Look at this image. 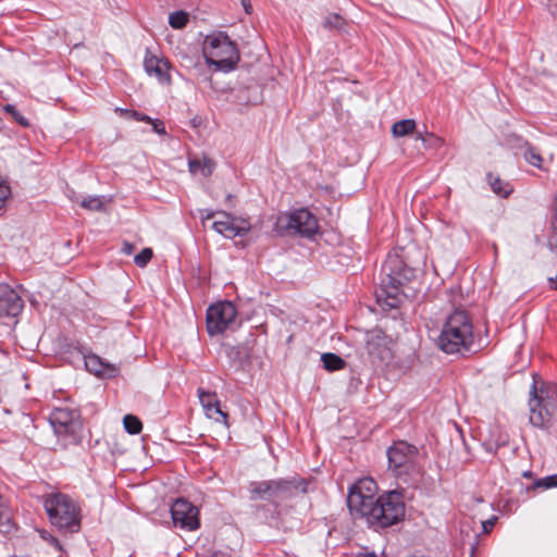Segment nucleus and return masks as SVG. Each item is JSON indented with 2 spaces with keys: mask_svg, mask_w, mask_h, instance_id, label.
I'll return each instance as SVG.
<instances>
[{
  "mask_svg": "<svg viewBox=\"0 0 557 557\" xmlns=\"http://www.w3.org/2000/svg\"><path fill=\"white\" fill-rule=\"evenodd\" d=\"M49 422L65 446L78 442L83 429L78 410L69 407L54 408L49 416Z\"/></svg>",
  "mask_w": 557,
  "mask_h": 557,
  "instance_id": "nucleus-10",
  "label": "nucleus"
},
{
  "mask_svg": "<svg viewBox=\"0 0 557 557\" xmlns=\"http://www.w3.org/2000/svg\"><path fill=\"white\" fill-rule=\"evenodd\" d=\"M189 22V14L185 11H175L169 16V24L172 28L182 29Z\"/></svg>",
  "mask_w": 557,
  "mask_h": 557,
  "instance_id": "nucleus-25",
  "label": "nucleus"
},
{
  "mask_svg": "<svg viewBox=\"0 0 557 557\" xmlns=\"http://www.w3.org/2000/svg\"><path fill=\"white\" fill-rule=\"evenodd\" d=\"M237 310L231 301H219L207 309V331L210 335L221 334L235 324Z\"/></svg>",
  "mask_w": 557,
  "mask_h": 557,
  "instance_id": "nucleus-12",
  "label": "nucleus"
},
{
  "mask_svg": "<svg viewBox=\"0 0 557 557\" xmlns=\"http://www.w3.org/2000/svg\"><path fill=\"white\" fill-rule=\"evenodd\" d=\"M344 24L345 20L339 14L336 13L329 14L323 22L324 28L329 30H341Z\"/></svg>",
  "mask_w": 557,
  "mask_h": 557,
  "instance_id": "nucleus-28",
  "label": "nucleus"
},
{
  "mask_svg": "<svg viewBox=\"0 0 557 557\" xmlns=\"http://www.w3.org/2000/svg\"><path fill=\"white\" fill-rule=\"evenodd\" d=\"M530 423L533 426L545 429L552 423L553 417L557 411V396L554 389L547 386L536 387L533 382L530 398Z\"/></svg>",
  "mask_w": 557,
  "mask_h": 557,
  "instance_id": "nucleus-7",
  "label": "nucleus"
},
{
  "mask_svg": "<svg viewBox=\"0 0 557 557\" xmlns=\"http://www.w3.org/2000/svg\"><path fill=\"white\" fill-rule=\"evenodd\" d=\"M536 487L550 488L557 487V474L548 475L535 482Z\"/></svg>",
  "mask_w": 557,
  "mask_h": 557,
  "instance_id": "nucleus-32",
  "label": "nucleus"
},
{
  "mask_svg": "<svg viewBox=\"0 0 557 557\" xmlns=\"http://www.w3.org/2000/svg\"><path fill=\"white\" fill-rule=\"evenodd\" d=\"M10 194H11L10 187L5 184L0 183V209L4 206Z\"/></svg>",
  "mask_w": 557,
  "mask_h": 557,
  "instance_id": "nucleus-35",
  "label": "nucleus"
},
{
  "mask_svg": "<svg viewBox=\"0 0 557 557\" xmlns=\"http://www.w3.org/2000/svg\"><path fill=\"white\" fill-rule=\"evenodd\" d=\"M24 301L8 284H0V318L16 317L21 313Z\"/></svg>",
  "mask_w": 557,
  "mask_h": 557,
  "instance_id": "nucleus-16",
  "label": "nucleus"
},
{
  "mask_svg": "<svg viewBox=\"0 0 557 557\" xmlns=\"http://www.w3.org/2000/svg\"><path fill=\"white\" fill-rule=\"evenodd\" d=\"M474 344L473 324L465 310H455L443 324L437 346L446 354L471 351Z\"/></svg>",
  "mask_w": 557,
  "mask_h": 557,
  "instance_id": "nucleus-1",
  "label": "nucleus"
},
{
  "mask_svg": "<svg viewBox=\"0 0 557 557\" xmlns=\"http://www.w3.org/2000/svg\"><path fill=\"white\" fill-rule=\"evenodd\" d=\"M44 507L52 525L60 531L77 533L81 530V508L66 494L53 493L46 497Z\"/></svg>",
  "mask_w": 557,
  "mask_h": 557,
  "instance_id": "nucleus-3",
  "label": "nucleus"
},
{
  "mask_svg": "<svg viewBox=\"0 0 557 557\" xmlns=\"http://www.w3.org/2000/svg\"><path fill=\"white\" fill-rule=\"evenodd\" d=\"M209 557H230V556L223 552H213L212 554H210Z\"/></svg>",
  "mask_w": 557,
  "mask_h": 557,
  "instance_id": "nucleus-44",
  "label": "nucleus"
},
{
  "mask_svg": "<svg viewBox=\"0 0 557 557\" xmlns=\"http://www.w3.org/2000/svg\"><path fill=\"white\" fill-rule=\"evenodd\" d=\"M423 146L426 149L437 150L444 146V140L441 137L436 136L435 134L425 131Z\"/></svg>",
  "mask_w": 557,
  "mask_h": 557,
  "instance_id": "nucleus-29",
  "label": "nucleus"
},
{
  "mask_svg": "<svg viewBox=\"0 0 557 557\" xmlns=\"http://www.w3.org/2000/svg\"><path fill=\"white\" fill-rule=\"evenodd\" d=\"M39 533H40V537L44 541H46L48 544L52 545L57 550L62 552V549H63L62 545L55 536H53L51 533H49L46 530H42Z\"/></svg>",
  "mask_w": 557,
  "mask_h": 557,
  "instance_id": "nucleus-33",
  "label": "nucleus"
},
{
  "mask_svg": "<svg viewBox=\"0 0 557 557\" xmlns=\"http://www.w3.org/2000/svg\"><path fill=\"white\" fill-rule=\"evenodd\" d=\"M495 520H496L495 518H492V519L483 521L482 522L483 532L488 533L490 531H492V529L494 528V524H495Z\"/></svg>",
  "mask_w": 557,
  "mask_h": 557,
  "instance_id": "nucleus-40",
  "label": "nucleus"
},
{
  "mask_svg": "<svg viewBox=\"0 0 557 557\" xmlns=\"http://www.w3.org/2000/svg\"><path fill=\"white\" fill-rule=\"evenodd\" d=\"M202 51L208 64L224 72L234 70L239 61L236 44L224 32L206 36Z\"/></svg>",
  "mask_w": 557,
  "mask_h": 557,
  "instance_id": "nucleus-4",
  "label": "nucleus"
},
{
  "mask_svg": "<svg viewBox=\"0 0 557 557\" xmlns=\"http://www.w3.org/2000/svg\"><path fill=\"white\" fill-rule=\"evenodd\" d=\"M274 231L281 235H299L312 238L319 231V222L308 209L301 208L277 216Z\"/></svg>",
  "mask_w": 557,
  "mask_h": 557,
  "instance_id": "nucleus-9",
  "label": "nucleus"
},
{
  "mask_svg": "<svg viewBox=\"0 0 557 557\" xmlns=\"http://www.w3.org/2000/svg\"><path fill=\"white\" fill-rule=\"evenodd\" d=\"M366 349L373 364L385 362L392 356L389 341L381 329H373L367 332Z\"/></svg>",
  "mask_w": 557,
  "mask_h": 557,
  "instance_id": "nucleus-14",
  "label": "nucleus"
},
{
  "mask_svg": "<svg viewBox=\"0 0 557 557\" xmlns=\"http://www.w3.org/2000/svg\"><path fill=\"white\" fill-rule=\"evenodd\" d=\"M12 117L18 125H21L23 127L29 126L28 120L21 112H18V111L14 112Z\"/></svg>",
  "mask_w": 557,
  "mask_h": 557,
  "instance_id": "nucleus-37",
  "label": "nucleus"
},
{
  "mask_svg": "<svg viewBox=\"0 0 557 557\" xmlns=\"http://www.w3.org/2000/svg\"><path fill=\"white\" fill-rule=\"evenodd\" d=\"M214 166V162L206 156L188 160V170L194 175L200 174L202 177H209L213 173Z\"/></svg>",
  "mask_w": 557,
  "mask_h": 557,
  "instance_id": "nucleus-20",
  "label": "nucleus"
},
{
  "mask_svg": "<svg viewBox=\"0 0 557 557\" xmlns=\"http://www.w3.org/2000/svg\"><path fill=\"white\" fill-rule=\"evenodd\" d=\"M355 557H376V555L374 553L366 552V553H358Z\"/></svg>",
  "mask_w": 557,
  "mask_h": 557,
  "instance_id": "nucleus-43",
  "label": "nucleus"
},
{
  "mask_svg": "<svg viewBox=\"0 0 557 557\" xmlns=\"http://www.w3.org/2000/svg\"><path fill=\"white\" fill-rule=\"evenodd\" d=\"M120 112L124 113V112H128V111H127V110L120 109Z\"/></svg>",
  "mask_w": 557,
  "mask_h": 557,
  "instance_id": "nucleus-47",
  "label": "nucleus"
},
{
  "mask_svg": "<svg viewBox=\"0 0 557 557\" xmlns=\"http://www.w3.org/2000/svg\"><path fill=\"white\" fill-rule=\"evenodd\" d=\"M408 272L403 261L397 257H388L382 265V280L380 290L377 292V300L384 299L389 308H396L399 305V288L409 278Z\"/></svg>",
  "mask_w": 557,
  "mask_h": 557,
  "instance_id": "nucleus-5",
  "label": "nucleus"
},
{
  "mask_svg": "<svg viewBox=\"0 0 557 557\" xmlns=\"http://www.w3.org/2000/svg\"><path fill=\"white\" fill-rule=\"evenodd\" d=\"M416 131V122L412 119H405L397 121L392 126V134L394 137H405Z\"/></svg>",
  "mask_w": 557,
  "mask_h": 557,
  "instance_id": "nucleus-23",
  "label": "nucleus"
},
{
  "mask_svg": "<svg viewBox=\"0 0 557 557\" xmlns=\"http://www.w3.org/2000/svg\"><path fill=\"white\" fill-rule=\"evenodd\" d=\"M215 214L216 213L210 209H200L199 210V216H200L202 223H205L208 220L213 219L215 216Z\"/></svg>",
  "mask_w": 557,
  "mask_h": 557,
  "instance_id": "nucleus-38",
  "label": "nucleus"
},
{
  "mask_svg": "<svg viewBox=\"0 0 557 557\" xmlns=\"http://www.w3.org/2000/svg\"><path fill=\"white\" fill-rule=\"evenodd\" d=\"M220 219L212 223V228L226 238L244 236L250 230V224L246 220H238L226 212H218Z\"/></svg>",
  "mask_w": 557,
  "mask_h": 557,
  "instance_id": "nucleus-15",
  "label": "nucleus"
},
{
  "mask_svg": "<svg viewBox=\"0 0 557 557\" xmlns=\"http://www.w3.org/2000/svg\"><path fill=\"white\" fill-rule=\"evenodd\" d=\"M525 160L533 166L541 168L542 157L534 148H528L524 152Z\"/></svg>",
  "mask_w": 557,
  "mask_h": 557,
  "instance_id": "nucleus-31",
  "label": "nucleus"
},
{
  "mask_svg": "<svg viewBox=\"0 0 557 557\" xmlns=\"http://www.w3.org/2000/svg\"><path fill=\"white\" fill-rule=\"evenodd\" d=\"M388 469L395 476L409 481L421 474L418 463L419 450L414 445L405 441L395 442L387 449Z\"/></svg>",
  "mask_w": 557,
  "mask_h": 557,
  "instance_id": "nucleus-6",
  "label": "nucleus"
},
{
  "mask_svg": "<svg viewBox=\"0 0 557 557\" xmlns=\"http://www.w3.org/2000/svg\"><path fill=\"white\" fill-rule=\"evenodd\" d=\"M135 250V246L134 244L132 243H128V242H124L123 245H122V252L124 255H132Z\"/></svg>",
  "mask_w": 557,
  "mask_h": 557,
  "instance_id": "nucleus-41",
  "label": "nucleus"
},
{
  "mask_svg": "<svg viewBox=\"0 0 557 557\" xmlns=\"http://www.w3.org/2000/svg\"><path fill=\"white\" fill-rule=\"evenodd\" d=\"M14 530L12 512L5 499L0 495V532L9 534Z\"/></svg>",
  "mask_w": 557,
  "mask_h": 557,
  "instance_id": "nucleus-22",
  "label": "nucleus"
},
{
  "mask_svg": "<svg viewBox=\"0 0 557 557\" xmlns=\"http://www.w3.org/2000/svg\"><path fill=\"white\" fill-rule=\"evenodd\" d=\"M424 136H425V132H416V140H420L423 143V139H424Z\"/></svg>",
  "mask_w": 557,
  "mask_h": 557,
  "instance_id": "nucleus-45",
  "label": "nucleus"
},
{
  "mask_svg": "<svg viewBox=\"0 0 557 557\" xmlns=\"http://www.w3.org/2000/svg\"><path fill=\"white\" fill-rule=\"evenodd\" d=\"M405 516V503L400 493L387 492L376 498L374 507L368 517V523L377 528H387Z\"/></svg>",
  "mask_w": 557,
  "mask_h": 557,
  "instance_id": "nucleus-8",
  "label": "nucleus"
},
{
  "mask_svg": "<svg viewBox=\"0 0 557 557\" xmlns=\"http://www.w3.org/2000/svg\"><path fill=\"white\" fill-rule=\"evenodd\" d=\"M198 398L199 401L209 418H213L214 414H219L222 418V421L225 423L227 419V414L223 412L220 408V401L218 396L213 392H207L203 388H198Z\"/></svg>",
  "mask_w": 557,
  "mask_h": 557,
  "instance_id": "nucleus-19",
  "label": "nucleus"
},
{
  "mask_svg": "<svg viewBox=\"0 0 557 557\" xmlns=\"http://www.w3.org/2000/svg\"><path fill=\"white\" fill-rule=\"evenodd\" d=\"M85 367L87 371L95 374L98 377H115L119 373V369L109 362H106L99 356L90 354L85 356Z\"/></svg>",
  "mask_w": 557,
  "mask_h": 557,
  "instance_id": "nucleus-18",
  "label": "nucleus"
},
{
  "mask_svg": "<svg viewBox=\"0 0 557 557\" xmlns=\"http://www.w3.org/2000/svg\"><path fill=\"white\" fill-rule=\"evenodd\" d=\"M81 206L90 211H101L104 208L103 197L87 196L81 201Z\"/></svg>",
  "mask_w": 557,
  "mask_h": 557,
  "instance_id": "nucleus-27",
  "label": "nucleus"
},
{
  "mask_svg": "<svg viewBox=\"0 0 557 557\" xmlns=\"http://www.w3.org/2000/svg\"><path fill=\"white\" fill-rule=\"evenodd\" d=\"M124 429L129 434H139L143 429L141 421L133 414H126L123 419Z\"/></svg>",
  "mask_w": 557,
  "mask_h": 557,
  "instance_id": "nucleus-26",
  "label": "nucleus"
},
{
  "mask_svg": "<svg viewBox=\"0 0 557 557\" xmlns=\"http://www.w3.org/2000/svg\"><path fill=\"white\" fill-rule=\"evenodd\" d=\"M3 110L8 113H10L11 115L14 114V112H16L17 110L15 109V107L13 104H7L3 107Z\"/></svg>",
  "mask_w": 557,
  "mask_h": 557,
  "instance_id": "nucleus-42",
  "label": "nucleus"
},
{
  "mask_svg": "<svg viewBox=\"0 0 557 557\" xmlns=\"http://www.w3.org/2000/svg\"><path fill=\"white\" fill-rule=\"evenodd\" d=\"M244 7H245L246 12H248V13H249L250 4H249V5H248V4H244Z\"/></svg>",
  "mask_w": 557,
  "mask_h": 557,
  "instance_id": "nucleus-46",
  "label": "nucleus"
},
{
  "mask_svg": "<svg viewBox=\"0 0 557 557\" xmlns=\"http://www.w3.org/2000/svg\"><path fill=\"white\" fill-rule=\"evenodd\" d=\"M170 62L165 59L158 58L147 53L144 60V67L148 75H153L161 84H170L171 76L169 74Z\"/></svg>",
  "mask_w": 557,
  "mask_h": 557,
  "instance_id": "nucleus-17",
  "label": "nucleus"
},
{
  "mask_svg": "<svg viewBox=\"0 0 557 557\" xmlns=\"http://www.w3.org/2000/svg\"><path fill=\"white\" fill-rule=\"evenodd\" d=\"M153 256L151 248H144L138 255L134 258V263L139 268H145Z\"/></svg>",
  "mask_w": 557,
  "mask_h": 557,
  "instance_id": "nucleus-30",
  "label": "nucleus"
},
{
  "mask_svg": "<svg viewBox=\"0 0 557 557\" xmlns=\"http://www.w3.org/2000/svg\"><path fill=\"white\" fill-rule=\"evenodd\" d=\"M131 116L136 120V121H143V122H147V123H150L152 122V119L144 113H140L138 111H132L131 112Z\"/></svg>",
  "mask_w": 557,
  "mask_h": 557,
  "instance_id": "nucleus-39",
  "label": "nucleus"
},
{
  "mask_svg": "<svg viewBox=\"0 0 557 557\" xmlns=\"http://www.w3.org/2000/svg\"><path fill=\"white\" fill-rule=\"evenodd\" d=\"M376 488V483L371 478L360 479L349 487L347 506L351 515L368 520L377 498Z\"/></svg>",
  "mask_w": 557,
  "mask_h": 557,
  "instance_id": "nucleus-11",
  "label": "nucleus"
},
{
  "mask_svg": "<svg viewBox=\"0 0 557 557\" xmlns=\"http://www.w3.org/2000/svg\"><path fill=\"white\" fill-rule=\"evenodd\" d=\"M152 124V128L153 131L159 134V135H165L166 132H165V127H164V124L162 121L156 119L153 120L152 119V122H150Z\"/></svg>",
  "mask_w": 557,
  "mask_h": 557,
  "instance_id": "nucleus-36",
  "label": "nucleus"
},
{
  "mask_svg": "<svg viewBox=\"0 0 557 557\" xmlns=\"http://www.w3.org/2000/svg\"><path fill=\"white\" fill-rule=\"evenodd\" d=\"M224 349H225V354L228 357V359L234 360V361L242 359V355H243L242 347L225 345Z\"/></svg>",
  "mask_w": 557,
  "mask_h": 557,
  "instance_id": "nucleus-34",
  "label": "nucleus"
},
{
  "mask_svg": "<svg viewBox=\"0 0 557 557\" xmlns=\"http://www.w3.org/2000/svg\"><path fill=\"white\" fill-rule=\"evenodd\" d=\"M307 490L308 481L299 476L251 482L249 485L250 499L268 500L274 505L305 494Z\"/></svg>",
  "mask_w": 557,
  "mask_h": 557,
  "instance_id": "nucleus-2",
  "label": "nucleus"
},
{
  "mask_svg": "<svg viewBox=\"0 0 557 557\" xmlns=\"http://www.w3.org/2000/svg\"><path fill=\"white\" fill-rule=\"evenodd\" d=\"M321 360L327 371H337L345 367V361L339 356L332 352L323 354Z\"/></svg>",
  "mask_w": 557,
  "mask_h": 557,
  "instance_id": "nucleus-24",
  "label": "nucleus"
},
{
  "mask_svg": "<svg viewBox=\"0 0 557 557\" xmlns=\"http://www.w3.org/2000/svg\"><path fill=\"white\" fill-rule=\"evenodd\" d=\"M173 524L185 531H195L200 527L199 510L190 502L178 498L171 506Z\"/></svg>",
  "mask_w": 557,
  "mask_h": 557,
  "instance_id": "nucleus-13",
  "label": "nucleus"
},
{
  "mask_svg": "<svg viewBox=\"0 0 557 557\" xmlns=\"http://www.w3.org/2000/svg\"><path fill=\"white\" fill-rule=\"evenodd\" d=\"M486 178L493 193L499 197L507 198L513 191L509 182L495 176L493 173H487Z\"/></svg>",
  "mask_w": 557,
  "mask_h": 557,
  "instance_id": "nucleus-21",
  "label": "nucleus"
}]
</instances>
